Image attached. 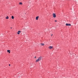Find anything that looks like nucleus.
<instances>
[{
	"label": "nucleus",
	"instance_id": "obj_8",
	"mask_svg": "<svg viewBox=\"0 0 78 78\" xmlns=\"http://www.w3.org/2000/svg\"><path fill=\"white\" fill-rule=\"evenodd\" d=\"M5 19H9V17H8V16H7V17H6Z\"/></svg>",
	"mask_w": 78,
	"mask_h": 78
},
{
	"label": "nucleus",
	"instance_id": "obj_6",
	"mask_svg": "<svg viewBox=\"0 0 78 78\" xmlns=\"http://www.w3.org/2000/svg\"><path fill=\"white\" fill-rule=\"evenodd\" d=\"M39 17L38 16L36 17V20H38V18H39Z\"/></svg>",
	"mask_w": 78,
	"mask_h": 78
},
{
	"label": "nucleus",
	"instance_id": "obj_9",
	"mask_svg": "<svg viewBox=\"0 0 78 78\" xmlns=\"http://www.w3.org/2000/svg\"><path fill=\"white\" fill-rule=\"evenodd\" d=\"M19 5H22V2H20L19 3Z\"/></svg>",
	"mask_w": 78,
	"mask_h": 78
},
{
	"label": "nucleus",
	"instance_id": "obj_11",
	"mask_svg": "<svg viewBox=\"0 0 78 78\" xmlns=\"http://www.w3.org/2000/svg\"><path fill=\"white\" fill-rule=\"evenodd\" d=\"M41 45H42V46H43L44 45V44L43 43H41Z\"/></svg>",
	"mask_w": 78,
	"mask_h": 78
},
{
	"label": "nucleus",
	"instance_id": "obj_16",
	"mask_svg": "<svg viewBox=\"0 0 78 78\" xmlns=\"http://www.w3.org/2000/svg\"><path fill=\"white\" fill-rule=\"evenodd\" d=\"M52 35H53V34H51V36H52Z\"/></svg>",
	"mask_w": 78,
	"mask_h": 78
},
{
	"label": "nucleus",
	"instance_id": "obj_5",
	"mask_svg": "<svg viewBox=\"0 0 78 78\" xmlns=\"http://www.w3.org/2000/svg\"><path fill=\"white\" fill-rule=\"evenodd\" d=\"M21 32V31L20 30H19L18 31V33H17L18 34H20V33Z\"/></svg>",
	"mask_w": 78,
	"mask_h": 78
},
{
	"label": "nucleus",
	"instance_id": "obj_13",
	"mask_svg": "<svg viewBox=\"0 0 78 78\" xmlns=\"http://www.w3.org/2000/svg\"><path fill=\"white\" fill-rule=\"evenodd\" d=\"M55 22H57V21H56V20H55Z\"/></svg>",
	"mask_w": 78,
	"mask_h": 78
},
{
	"label": "nucleus",
	"instance_id": "obj_14",
	"mask_svg": "<svg viewBox=\"0 0 78 78\" xmlns=\"http://www.w3.org/2000/svg\"><path fill=\"white\" fill-rule=\"evenodd\" d=\"M10 28H11V29H12V27H11Z\"/></svg>",
	"mask_w": 78,
	"mask_h": 78
},
{
	"label": "nucleus",
	"instance_id": "obj_3",
	"mask_svg": "<svg viewBox=\"0 0 78 78\" xmlns=\"http://www.w3.org/2000/svg\"><path fill=\"white\" fill-rule=\"evenodd\" d=\"M66 26H71V24H68L67 23H66Z\"/></svg>",
	"mask_w": 78,
	"mask_h": 78
},
{
	"label": "nucleus",
	"instance_id": "obj_7",
	"mask_svg": "<svg viewBox=\"0 0 78 78\" xmlns=\"http://www.w3.org/2000/svg\"><path fill=\"white\" fill-rule=\"evenodd\" d=\"M7 52H9V53H10V51H10V50H7Z\"/></svg>",
	"mask_w": 78,
	"mask_h": 78
},
{
	"label": "nucleus",
	"instance_id": "obj_10",
	"mask_svg": "<svg viewBox=\"0 0 78 78\" xmlns=\"http://www.w3.org/2000/svg\"><path fill=\"white\" fill-rule=\"evenodd\" d=\"M12 19H14V16H12Z\"/></svg>",
	"mask_w": 78,
	"mask_h": 78
},
{
	"label": "nucleus",
	"instance_id": "obj_2",
	"mask_svg": "<svg viewBox=\"0 0 78 78\" xmlns=\"http://www.w3.org/2000/svg\"><path fill=\"white\" fill-rule=\"evenodd\" d=\"M53 17H54V18H56V14H55V13H53Z\"/></svg>",
	"mask_w": 78,
	"mask_h": 78
},
{
	"label": "nucleus",
	"instance_id": "obj_1",
	"mask_svg": "<svg viewBox=\"0 0 78 78\" xmlns=\"http://www.w3.org/2000/svg\"><path fill=\"white\" fill-rule=\"evenodd\" d=\"M42 59V57H39L36 60V62H39L41 61V60Z\"/></svg>",
	"mask_w": 78,
	"mask_h": 78
},
{
	"label": "nucleus",
	"instance_id": "obj_4",
	"mask_svg": "<svg viewBox=\"0 0 78 78\" xmlns=\"http://www.w3.org/2000/svg\"><path fill=\"white\" fill-rule=\"evenodd\" d=\"M48 48L50 49H51L52 48H53V46H49L48 47Z\"/></svg>",
	"mask_w": 78,
	"mask_h": 78
},
{
	"label": "nucleus",
	"instance_id": "obj_15",
	"mask_svg": "<svg viewBox=\"0 0 78 78\" xmlns=\"http://www.w3.org/2000/svg\"><path fill=\"white\" fill-rule=\"evenodd\" d=\"M36 58V57H35V58Z\"/></svg>",
	"mask_w": 78,
	"mask_h": 78
},
{
	"label": "nucleus",
	"instance_id": "obj_12",
	"mask_svg": "<svg viewBox=\"0 0 78 78\" xmlns=\"http://www.w3.org/2000/svg\"><path fill=\"white\" fill-rule=\"evenodd\" d=\"M9 66H11V65H10V64H9Z\"/></svg>",
	"mask_w": 78,
	"mask_h": 78
}]
</instances>
